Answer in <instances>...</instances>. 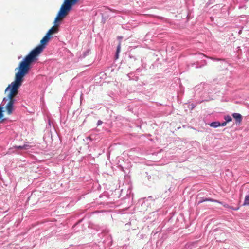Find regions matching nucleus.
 <instances>
[{
  "instance_id": "1",
  "label": "nucleus",
  "mask_w": 249,
  "mask_h": 249,
  "mask_svg": "<svg viewBox=\"0 0 249 249\" xmlns=\"http://www.w3.org/2000/svg\"><path fill=\"white\" fill-rule=\"evenodd\" d=\"M50 38V36L46 34L41 40V44L32 50L30 53L25 57L23 60L20 62L18 67L17 69L27 74L30 69L31 63L36 60L37 56L42 52L44 48V46L49 41Z\"/></svg>"
},
{
  "instance_id": "2",
  "label": "nucleus",
  "mask_w": 249,
  "mask_h": 249,
  "mask_svg": "<svg viewBox=\"0 0 249 249\" xmlns=\"http://www.w3.org/2000/svg\"><path fill=\"white\" fill-rule=\"evenodd\" d=\"M26 74L18 70V72L15 74V80L6 89V91L10 89V92L7 96L9 101L6 106V109L8 114H11L12 113L13 105L15 100L14 97L18 94V89L22 85L24 77Z\"/></svg>"
},
{
  "instance_id": "3",
  "label": "nucleus",
  "mask_w": 249,
  "mask_h": 249,
  "mask_svg": "<svg viewBox=\"0 0 249 249\" xmlns=\"http://www.w3.org/2000/svg\"><path fill=\"white\" fill-rule=\"evenodd\" d=\"M62 20V5L61 6L57 17L54 20V25L47 33V34L50 36L57 33L59 31V24L58 21Z\"/></svg>"
},
{
  "instance_id": "4",
  "label": "nucleus",
  "mask_w": 249,
  "mask_h": 249,
  "mask_svg": "<svg viewBox=\"0 0 249 249\" xmlns=\"http://www.w3.org/2000/svg\"><path fill=\"white\" fill-rule=\"evenodd\" d=\"M79 0H64L63 2V18L72 9V6L75 5Z\"/></svg>"
},
{
  "instance_id": "5",
  "label": "nucleus",
  "mask_w": 249,
  "mask_h": 249,
  "mask_svg": "<svg viewBox=\"0 0 249 249\" xmlns=\"http://www.w3.org/2000/svg\"><path fill=\"white\" fill-rule=\"evenodd\" d=\"M233 117L236 120V124H240L242 120V115L240 114L234 113L232 114Z\"/></svg>"
},
{
  "instance_id": "6",
  "label": "nucleus",
  "mask_w": 249,
  "mask_h": 249,
  "mask_svg": "<svg viewBox=\"0 0 249 249\" xmlns=\"http://www.w3.org/2000/svg\"><path fill=\"white\" fill-rule=\"evenodd\" d=\"M205 201L215 202H217L218 203H222L221 202H220L218 200H214V199H213L212 198H202V200L199 202V203H202V202H203Z\"/></svg>"
},
{
  "instance_id": "7",
  "label": "nucleus",
  "mask_w": 249,
  "mask_h": 249,
  "mask_svg": "<svg viewBox=\"0 0 249 249\" xmlns=\"http://www.w3.org/2000/svg\"><path fill=\"white\" fill-rule=\"evenodd\" d=\"M211 127L216 128L220 126V122L218 121L213 122L210 124Z\"/></svg>"
},
{
  "instance_id": "8",
  "label": "nucleus",
  "mask_w": 249,
  "mask_h": 249,
  "mask_svg": "<svg viewBox=\"0 0 249 249\" xmlns=\"http://www.w3.org/2000/svg\"><path fill=\"white\" fill-rule=\"evenodd\" d=\"M244 206H249V195L245 196L244 202L243 204Z\"/></svg>"
},
{
  "instance_id": "9",
  "label": "nucleus",
  "mask_w": 249,
  "mask_h": 249,
  "mask_svg": "<svg viewBox=\"0 0 249 249\" xmlns=\"http://www.w3.org/2000/svg\"><path fill=\"white\" fill-rule=\"evenodd\" d=\"M120 50H121V43H119V44H118V45L117 47L116 52V54H115L116 59H117L118 58V55H119V53L120 52Z\"/></svg>"
},
{
  "instance_id": "10",
  "label": "nucleus",
  "mask_w": 249,
  "mask_h": 249,
  "mask_svg": "<svg viewBox=\"0 0 249 249\" xmlns=\"http://www.w3.org/2000/svg\"><path fill=\"white\" fill-rule=\"evenodd\" d=\"M63 53L67 54L69 57H72V54L67 49H63Z\"/></svg>"
},
{
  "instance_id": "11",
  "label": "nucleus",
  "mask_w": 249,
  "mask_h": 249,
  "mask_svg": "<svg viewBox=\"0 0 249 249\" xmlns=\"http://www.w3.org/2000/svg\"><path fill=\"white\" fill-rule=\"evenodd\" d=\"M224 119L227 123H228L232 120L231 117L229 115L224 116Z\"/></svg>"
},
{
  "instance_id": "12",
  "label": "nucleus",
  "mask_w": 249,
  "mask_h": 249,
  "mask_svg": "<svg viewBox=\"0 0 249 249\" xmlns=\"http://www.w3.org/2000/svg\"><path fill=\"white\" fill-rule=\"evenodd\" d=\"M89 52H90V50H87L85 52H83V57H85L86 56H87L88 55H89Z\"/></svg>"
},
{
  "instance_id": "13",
  "label": "nucleus",
  "mask_w": 249,
  "mask_h": 249,
  "mask_svg": "<svg viewBox=\"0 0 249 249\" xmlns=\"http://www.w3.org/2000/svg\"><path fill=\"white\" fill-rule=\"evenodd\" d=\"M2 108L1 107V106H0V119H1V118H2V117L3 116V113H2Z\"/></svg>"
},
{
  "instance_id": "14",
  "label": "nucleus",
  "mask_w": 249,
  "mask_h": 249,
  "mask_svg": "<svg viewBox=\"0 0 249 249\" xmlns=\"http://www.w3.org/2000/svg\"><path fill=\"white\" fill-rule=\"evenodd\" d=\"M210 59L213 60V61H220V60H223V59H220V58H214V57H209Z\"/></svg>"
},
{
  "instance_id": "15",
  "label": "nucleus",
  "mask_w": 249,
  "mask_h": 249,
  "mask_svg": "<svg viewBox=\"0 0 249 249\" xmlns=\"http://www.w3.org/2000/svg\"><path fill=\"white\" fill-rule=\"evenodd\" d=\"M227 122L225 121V122H223L222 123H220V126H225L226 124H227Z\"/></svg>"
},
{
  "instance_id": "16",
  "label": "nucleus",
  "mask_w": 249,
  "mask_h": 249,
  "mask_svg": "<svg viewBox=\"0 0 249 249\" xmlns=\"http://www.w3.org/2000/svg\"><path fill=\"white\" fill-rule=\"evenodd\" d=\"M221 204H222L223 205L224 207H226V208H230V207L229 206L228 204H223L222 202V203H220Z\"/></svg>"
},
{
  "instance_id": "17",
  "label": "nucleus",
  "mask_w": 249,
  "mask_h": 249,
  "mask_svg": "<svg viewBox=\"0 0 249 249\" xmlns=\"http://www.w3.org/2000/svg\"><path fill=\"white\" fill-rule=\"evenodd\" d=\"M103 123V122L101 120H98L97 122V125H100Z\"/></svg>"
},
{
  "instance_id": "18",
  "label": "nucleus",
  "mask_w": 249,
  "mask_h": 249,
  "mask_svg": "<svg viewBox=\"0 0 249 249\" xmlns=\"http://www.w3.org/2000/svg\"><path fill=\"white\" fill-rule=\"evenodd\" d=\"M24 146H17V148L18 149H22L24 148Z\"/></svg>"
},
{
  "instance_id": "19",
  "label": "nucleus",
  "mask_w": 249,
  "mask_h": 249,
  "mask_svg": "<svg viewBox=\"0 0 249 249\" xmlns=\"http://www.w3.org/2000/svg\"><path fill=\"white\" fill-rule=\"evenodd\" d=\"M230 208H231L233 210H237L238 209V208H234V207H230Z\"/></svg>"
},
{
  "instance_id": "20",
  "label": "nucleus",
  "mask_w": 249,
  "mask_h": 249,
  "mask_svg": "<svg viewBox=\"0 0 249 249\" xmlns=\"http://www.w3.org/2000/svg\"><path fill=\"white\" fill-rule=\"evenodd\" d=\"M142 71V69L141 68H138L136 70V71L138 72H140Z\"/></svg>"
},
{
  "instance_id": "21",
  "label": "nucleus",
  "mask_w": 249,
  "mask_h": 249,
  "mask_svg": "<svg viewBox=\"0 0 249 249\" xmlns=\"http://www.w3.org/2000/svg\"><path fill=\"white\" fill-rule=\"evenodd\" d=\"M151 177L150 176H148L147 178L148 179L150 178Z\"/></svg>"
},
{
  "instance_id": "22",
  "label": "nucleus",
  "mask_w": 249,
  "mask_h": 249,
  "mask_svg": "<svg viewBox=\"0 0 249 249\" xmlns=\"http://www.w3.org/2000/svg\"><path fill=\"white\" fill-rule=\"evenodd\" d=\"M199 55H201V56L203 55V54H201V53H199Z\"/></svg>"
},
{
  "instance_id": "23",
  "label": "nucleus",
  "mask_w": 249,
  "mask_h": 249,
  "mask_svg": "<svg viewBox=\"0 0 249 249\" xmlns=\"http://www.w3.org/2000/svg\"><path fill=\"white\" fill-rule=\"evenodd\" d=\"M122 38V36H121L120 37H119V39H121Z\"/></svg>"
},
{
  "instance_id": "24",
  "label": "nucleus",
  "mask_w": 249,
  "mask_h": 249,
  "mask_svg": "<svg viewBox=\"0 0 249 249\" xmlns=\"http://www.w3.org/2000/svg\"><path fill=\"white\" fill-rule=\"evenodd\" d=\"M122 38V36H121L120 37H119V39H121Z\"/></svg>"
}]
</instances>
